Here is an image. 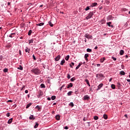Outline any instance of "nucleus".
I'll use <instances>...</instances> for the list:
<instances>
[{
  "label": "nucleus",
  "instance_id": "obj_7",
  "mask_svg": "<svg viewBox=\"0 0 130 130\" xmlns=\"http://www.w3.org/2000/svg\"><path fill=\"white\" fill-rule=\"evenodd\" d=\"M60 59V55H58L57 57L55 58V60L56 61H58Z\"/></svg>",
  "mask_w": 130,
  "mask_h": 130
},
{
  "label": "nucleus",
  "instance_id": "obj_52",
  "mask_svg": "<svg viewBox=\"0 0 130 130\" xmlns=\"http://www.w3.org/2000/svg\"><path fill=\"white\" fill-rule=\"evenodd\" d=\"M47 100H48V101H50V100H51V98H48Z\"/></svg>",
  "mask_w": 130,
  "mask_h": 130
},
{
  "label": "nucleus",
  "instance_id": "obj_47",
  "mask_svg": "<svg viewBox=\"0 0 130 130\" xmlns=\"http://www.w3.org/2000/svg\"><path fill=\"white\" fill-rule=\"evenodd\" d=\"M6 116H7V117H9L10 116V113H8L7 114H6Z\"/></svg>",
  "mask_w": 130,
  "mask_h": 130
},
{
  "label": "nucleus",
  "instance_id": "obj_28",
  "mask_svg": "<svg viewBox=\"0 0 130 130\" xmlns=\"http://www.w3.org/2000/svg\"><path fill=\"white\" fill-rule=\"evenodd\" d=\"M74 103L73 102H71L70 104H69V106H71V107H74Z\"/></svg>",
  "mask_w": 130,
  "mask_h": 130
},
{
  "label": "nucleus",
  "instance_id": "obj_59",
  "mask_svg": "<svg viewBox=\"0 0 130 130\" xmlns=\"http://www.w3.org/2000/svg\"><path fill=\"white\" fill-rule=\"evenodd\" d=\"M70 68H71L72 69H73V66H72V64H70Z\"/></svg>",
  "mask_w": 130,
  "mask_h": 130
},
{
  "label": "nucleus",
  "instance_id": "obj_42",
  "mask_svg": "<svg viewBox=\"0 0 130 130\" xmlns=\"http://www.w3.org/2000/svg\"><path fill=\"white\" fill-rule=\"evenodd\" d=\"M33 43V40H29V44Z\"/></svg>",
  "mask_w": 130,
  "mask_h": 130
},
{
  "label": "nucleus",
  "instance_id": "obj_49",
  "mask_svg": "<svg viewBox=\"0 0 130 130\" xmlns=\"http://www.w3.org/2000/svg\"><path fill=\"white\" fill-rule=\"evenodd\" d=\"M64 129H69V127H68V126H65Z\"/></svg>",
  "mask_w": 130,
  "mask_h": 130
},
{
  "label": "nucleus",
  "instance_id": "obj_39",
  "mask_svg": "<svg viewBox=\"0 0 130 130\" xmlns=\"http://www.w3.org/2000/svg\"><path fill=\"white\" fill-rule=\"evenodd\" d=\"M90 6L89 7V6H87L86 8H85V11H89V10H90Z\"/></svg>",
  "mask_w": 130,
  "mask_h": 130
},
{
  "label": "nucleus",
  "instance_id": "obj_64",
  "mask_svg": "<svg viewBox=\"0 0 130 130\" xmlns=\"http://www.w3.org/2000/svg\"><path fill=\"white\" fill-rule=\"evenodd\" d=\"M127 82H130V79H127Z\"/></svg>",
  "mask_w": 130,
  "mask_h": 130
},
{
  "label": "nucleus",
  "instance_id": "obj_54",
  "mask_svg": "<svg viewBox=\"0 0 130 130\" xmlns=\"http://www.w3.org/2000/svg\"><path fill=\"white\" fill-rule=\"evenodd\" d=\"M71 64H72V66H75V63H74V62H71Z\"/></svg>",
  "mask_w": 130,
  "mask_h": 130
},
{
  "label": "nucleus",
  "instance_id": "obj_62",
  "mask_svg": "<svg viewBox=\"0 0 130 130\" xmlns=\"http://www.w3.org/2000/svg\"><path fill=\"white\" fill-rule=\"evenodd\" d=\"M62 89V87L61 86V87H60V91H61Z\"/></svg>",
  "mask_w": 130,
  "mask_h": 130
},
{
  "label": "nucleus",
  "instance_id": "obj_13",
  "mask_svg": "<svg viewBox=\"0 0 130 130\" xmlns=\"http://www.w3.org/2000/svg\"><path fill=\"white\" fill-rule=\"evenodd\" d=\"M73 87V83H70L67 86L68 89H70V88H72Z\"/></svg>",
  "mask_w": 130,
  "mask_h": 130
},
{
  "label": "nucleus",
  "instance_id": "obj_58",
  "mask_svg": "<svg viewBox=\"0 0 130 130\" xmlns=\"http://www.w3.org/2000/svg\"><path fill=\"white\" fill-rule=\"evenodd\" d=\"M10 5H11V3L8 2V6H10Z\"/></svg>",
  "mask_w": 130,
  "mask_h": 130
},
{
  "label": "nucleus",
  "instance_id": "obj_21",
  "mask_svg": "<svg viewBox=\"0 0 130 130\" xmlns=\"http://www.w3.org/2000/svg\"><path fill=\"white\" fill-rule=\"evenodd\" d=\"M124 53V51H123V50H121L120 51V55H123V54Z\"/></svg>",
  "mask_w": 130,
  "mask_h": 130
},
{
  "label": "nucleus",
  "instance_id": "obj_27",
  "mask_svg": "<svg viewBox=\"0 0 130 130\" xmlns=\"http://www.w3.org/2000/svg\"><path fill=\"white\" fill-rule=\"evenodd\" d=\"M56 98V96H55V95H53L51 96V99L52 100H55Z\"/></svg>",
  "mask_w": 130,
  "mask_h": 130
},
{
  "label": "nucleus",
  "instance_id": "obj_46",
  "mask_svg": "<svg viewBox=\"0 0 130 130\" xmlns=\"http://www.w3.org/2000/svg\"><path fill=\"white\" fill-rule=\"evenodd\" d=\"M112 59L115 61V60H116V58H115L114 57H112Z\"/></svg>",
  "mask_w": 130,
  "mask_h": 130
},
{
  "label": "nucleus",
  "instance_id": "obj_15",
  "mask_svg": "<svg viewBox=\"0 0 130 130\" xmlns=\"http://www.w3.org/2000/svg\"><path fill=\"white\" fill-rule=\"evenodd\" d=\"M85 82H86L87 85H88V86L90 87V82H89V80L88 79H85Z\"/></svg>",
  "mask_w": 130,
  "mask_h": 130
},
{
  "label": "nucleus",
  "instance_id": "obj_6",
  "mask_svg": "<svg viewBox=\"0 0 130 130\" xmlns=\"http://www.w3.org/2000/svg\"><path fill=\"white\" fill-rule=\"evenodd\" d=\"M96 78H104V75L103 74H96Z\"/></svg>",
  "mask_w": 130,
  "mask_h": 130
},
{
  "label": "nucleus",
  "instance_id": "obj_56",
  "mask_svg": "<svg viewBox=\"0 0 130 130\" xmlns=\"http://www.w3.org/2000/svg\"><path fill=\"white\" fill-rule=\"evenodd\" d=\"M124 116H125V117H126V118H127V114L124 115Z\"/></svg>",
  "mask_w": 130,
  "mask_h": 130
},
{
  "label": "nucleus",
  "instance_id": "obj_11",
  "mask_svg": "<svg viewBox=\"0 0 130 130\" xmlns=\"http://www.w3.org/2000/svg\"><path fill=\"white\" fill-rule=\"evenodd\" d=\"M55 118H56V120H59L60 119V116L59 115H57L55 116Z\"/></svg>",
  "mask_w": 130,
  "mask_h": 130
},
{
  "label": "nucleus",
  "instance_id": "obj_50",
  "mask_svg": "<svg viewBox=\"0 0 130 130\" xmlns=\"http://www.w3.org/2000/svg\"><path fill=\"white\" fill-rule=\"evenodd\" d=\"M20 55H22V52L21 51V50H19V52Z\"/></svg>",
  "mask_w": 130,
  "mask_h": 130
},
{
  "label": "nucleus",
  "instance_id": "obj_8",
  "mask_svg": "<svg viewBox=\"0 0 130 130\" xmlns=\"http://www.w3.org/2000/svg\"><path fill=\"white\" fill-rule=\"evenodd\" d=\"M97 5H98L97 3H92V4L90 5V8H93V7H96V6H97Z\"/></svg>",
  "mask_w": 130,
  "mask_h": 130
},
{
  "label": "nucleus",
  "instance_id": "obj_33",
  "mask_svg": "<svg viewBox=\"0 0 130 130\" xmlns=\"http://www.w3.org/2000/svg\"><path fill=\"white\" fill-rule=\"evenodd\" d=\"M33 117H34V116L31 115L29 116V119H33V120L35 119V118H33Z\"/></svg>",
  "mask_w": 130,
  "mask_h": 130
},
{
  "label": "nucleus",
  "instance_id": "obj_20",
  "mask_svg": "<svg viewBox=\"0 0 130 130\" xmlns=\"http://www.w3.org/2000/svg\"><path fill=\"white\" fill-rule=\"evenodd\" d=\"M103 117L104 119H107V118H108V116L105 114L103 115Z\"/></svg>",
  "mask_w": 130,
  "mask_h": 130
},
{
  "label": "nucleus",
  "instance_id": "obj_9",
  "mask_svg": "<svg viewBox=\"0 0 130 130\" xmlns=\"http://www.w3.org/2000/svg\"><path fill=\"white\" fill-rule=\"evenodd\" d=\"M25 51V52H28V53H30V49H29L28 47H26Z\"/></svg>",
  "mask_w": 130,
  "mask_h": 130
},
{
  "label": "nucleus",
  "instance_id": "obj_26",
  "mask_svg": "<svg viewBox=\"0 0 130 130\" xmlns=\"http://www.w3.org/2000/svg\"><path fill=\"white\" fill-rule=\"evenodd\" d=\"M44 25V23L42 22L40 23H38V24H37V26H43Z\"/></svg>",
  "mask_w": 130,
  "mask_h": 130
},
{
  "label": "nucleus",
  "instance_id": "obj_4",
  "mask_svg": "<svg viewBox=\"0 0 130 130\" xmlns=\"http://www.w3.org/2000/svg\"><path fill=\"white\" fill-rule=\"evenodd\" d=\"M84 100H89L90 99V96L88 95H85L83 97Z\"/></svg>",
  "mask_w": 130,
  "mask_h": 130
},
{
  "label": "nucleus",
  "instance_id": "obj_10",
  "mask_svg": "<svg viewBox=\"0 0 130 130\" xmlns=\"http://www.w3.org/2000/svg\"><path fill=\"white\" fill-rule=\"evenodd\" d=\"M15 35H16L15 33H12L9 36V37H11V38H13V37H15Z\"/></svg>",
  "mask_w": 130,
  "mask_h": 130
},
{
  "label": "nucleus",
  "instance_id": "obj_36",
  "mask_svg": "<svg viewBox=\"0 0 130 130\" xmlns=\"http://www.w3.org/2000/svg\"><path fill=\"white\" fill-rule=\"evenodd\" d=\"M32 34V30H29L28 33V36H30V35H31V34Z\"/></svg>",
  "mask_w": 130,
  "mask_h": 130
},
{
  "label": "nucleus",
  "instance_id": "obj_23",
  "mask_svg": "<svg viewBox=\"0 0 130 130\" xmlns=\"http://www.w3.org/2000/svg\"><path fill=\"white\" fill-rule=\"evenodd\" d=\"M72 93H73V91H70L68 92L67 95H68V96H71Z\"/></svg>",
  "mask_w": 130,
  "mask_h": 130
},
{
  "label": "nucleus",
  "instance_id": "obj_37",
  "mask_svg": "<svg viewBox=\"0 0 130 130\" xmlns=\"http://www.w3.org/2000/svg\"><path fill=\"white\" fill-rule=\"evenodd\" d=\"M8 69L7 68H5L4 69L3 71L4 73H8Z\"/></svg>",
  "mask_w": 130,
  "mask_h": 130
},
{
  "label": "nucleus",
  "instance_id": "obj_43",
  "mask_svg": "<svg viewBox=\"0 0 130 130\" xmlns=\"http://www.w3.org/2000/svg\"><path fill=\"white\" fill-rule=\"evenodd\" d=\"M75 80H76V79H75L74 77H73V78H72L71 79V82H74V81H75Z\"/></svg>",
  "mask_w": 130,
  "mask_h": 130
},
{
  "label": "nucleus",
  "instance_id": "obj_17",
  "mask_svg": "<svg viewBox=\"0 0 130 130\" xmlns=\"http://www.w3.org/2000/svg\"><path fill=\"white\" fill-rule=\"evenodd\" d=\"M18 70H20V71H23V67L20 65L18 68H17Z\"/></svg>",
  "mask_w": 130,
  "mask_h": 130
},
{
  "label": "nucleus",
  "instance_id": "obj_34",
  "mask_svg": "<svg viewBox=\"0 0 130 130\" xmlns=\"http://www.w3.org/2000/svg\"><path fill=\"white\" fill-rule=\"evenodd\" d=\"M98 118H99V117H98V116H94L93 117V119H94V120H97L98 119Z\"/></svg>",
  "mask_w": 130,
  "mask_h": 130
},
{
  "label": "nucleus",
  "instance_id": "obj_14",
  "mask_svg": "<svg viewBox=\"0 0 130 130\" xmlns=\"http://www.w3.org/2000/svg\"><path fill=\"white\" fill-rule=\"evenodd\" d=\"M12 122H13V118H10V119L8 120V123L9 124H10V123H11Z\"/></svg>",
  "mask_w": 130,
  "mask_h": 130
},
{
  "label": "nucleus",
  "instance_id": "obj_55",
  "mask_svg": "<svg viewBox=\"0 0 130 130\" xmlns=\"http://www.w3.org/2000/svg\"><path fill=\"white\" fill-rule=\"evenodd\" d=\"M96 67H100V64H96Z\"/></svg>",
  "mask_w": 130,
  "mask_h": 130
},
{
  "label": "nucleus",
  "instance_id": "obj_48",
  "mask_svg": "<svg viewBox=\"0 0 130 130\" xmlns=\"http://www.w3.org/2000/svg\"><path fill=\"white\" fill-rule=\"evenodd\" d=\"M39 96V97H40V96H42V92H40Z\"/></svg>",
  "mask_w": 130,
  "mask_h": 130
},
{
  "label": "nucleus",
  "instance_id": "obj_19",
  "mask_svg": "<svg viewBox=\"0 0 130 130\" xmlns=\"http://www.w3.org/2000/svg\"><path fill=\"white\" fill-rule=\"evenodd\" d=\"M32 105V103H30L29 104H28L26 106V108L28 109V107H29L30 106H31Z\"/></svg>",
  "mask_w": 130,
  "mask_h": 130
},
{
  "label": "nucleus",
  "instance_id": "obj_51",
  "mask_svg": "<svg viewBox=\"0 0 130 130\" xmlns=\"http://www.w3.org/2000/svg\"><path fill=\"white\" fill-rule=\"evenodd\" d=\"M28 90H25V94H28Z\"/></svg>",
  "mask_w": 130,
  "mask_h": 130
},
{
  "label": "nucleus",
  "instance_id": "obj_1",
  "mask_svg": "<svg viewBox=\"0 0 130 130\" xmlns=\"http://www.w3.org/2000/svg\"><path fill=\"white\" fill-rule=\"evenodd\" d=\"M32 72L35 75H39L40 74V70L39 69H34L32 70Z\"/></svg>",
  "mask_w": 130,
  "mask_h": 130
},
{
  "label": "nucleus",
  "instance_id": "obj_63",
  "mask_svg": "<svg viewBox=\"0 0 130 130\" xmlns=\"http://www.w3.org/2000/svg\"><path fill=\"white\" fill-rule=\"evenodd\" d=\"M53 105H56V103H54L53 104Z\"/></svg>",
  "mask_w": 130,
  "mask_h": 130
},
{
  "label": "nucleus",
  "instance_id": "obj_53",
  "mask_svg": "<svg viewBox=\"0 0 130 130\" xmlns=\"http://www.w3.org/2000/svg\"><path fill=\"white\" fill-rule=\"evenodd\" d=\"M8 102H11L12 103V102H13V101H12V100H10L8 101Z\"/></svg>",
  "mask_w": 130,
  "mask_h": 130
},
{
  "label": "nucleus",
  "instance_id": "obj_18",
  "mask_svg": "<svg viewBox=\"0 0 130 130\" xmlns=\"http://www.w3.org/2000/svg\"><path fill=\"white\" fill-rule=\"evenodd\" d=\"M64 62H66V61L64 59H63L61 61L60 64H61V66H63V63H64Z\"/></svg>",
  "mask_w": 130,
  "mask_h": 130
},
{
  "label": "nucleus",
  "instance_id": "obj_3",
  "mask_svg": "<svg viewBox=\"0 0 130 130\" xmlns=\"http://www.w3.org/2000/svg\"><path fill=\"white\" fill-rule=\"evenodd\" d=\"M84 37L85 38H87V39H93V37L91 35L89 34H85L84 35Z\"/></svg>",
  "mask_w": 130,
  "mask_h": 130
},
{
  "label": "nucleus",
  "instance_id": "obj_35",
  "mask_svg": "<svg viewBox=\"0 0 130 130\" xmlns=\"http://www.w3.org/2000/svg\"><path fill=\"white\" fill-rule=\"evenodd\" d=\"M36 108L37 109H38V110L39 111V110H40V109H41V108H40V107L39 106H38V105H37L36 107Z\"/></svg>",
  "mask_w": 130,
  "mask_h": 130
},
{
  "label": "nucleus",
  "instance_id": "obj_22",
  "mask_svg": "<svg viewBox=\"0 0 130 130\" xmlns=\"http://www.w3.org/2000/svg\"><path fill=\"white\" fill-rule=\"evenodd\" d=\"M80 66H82V63H79V64L76 67V70H78L80 68Z\"/></svg>",
  "mask_w": 130,
  "mask_h": 130
},
{
  "label": "nucleus",
  "instance_id": "obj_29",
  "mask_svg": "<svg viewBox=\"0 0 130 130\" xmlns=\"http://www.w3.org/2000/svg\"><path fill=\"white\" fill-rule=\"evenodd\" d=\"M86 51H87V52H92V49H91L90 48H87L86 49Z\"/></svg>",
  "mask_w": 130,
  "mask_h": 130
},
{
  "label": "nucleus",
  "instance_id": "obj_61",
  "mask_svg": "<svg viewBox=\"0 0 130 130\" xmlns=\"http://www.w3.org/2000/svg\"><path fill=\"white\" fill-rule=\"evenodd\" d=\"M125 57H126V58H127V57H128V55H125Z\"/></svg>",
  "mask_w": 130,
  "mask_h": 130
},
{
  "label": "nucleus",
  "instance_id": "obj_25",
  "mask_svg": "<svg viewBox=\"0 0 130 130\" xmlns=\"http://www.w3.org/2000/svg\"><path fill=\"white\" fill-rule=\"evenodd\" d=\"M104 60H105V57H103V58H102L101 59H100V61L101 62H104Z\"/></svg>",
  "mask_w": 130,
  "mask_h": 130
},
{
  "label": "nucleus",
  "instance_id": "obj_60",
  "mask_svg": "<svg viewBox=\"0 0 130 130\" xmlns=\"http://www.w3.org/2000/svg\"><path fill=\"white\" fill-rule=\"evenodd\" d=\"M97 48H98V47H97V46H95V47H94V49H97Z\"/></svg>",
  "mask_w": 130,
  "mask_h": 130
},
{
  "label": "nucleus",
  "instance_id": "obj_2",
  "mask_svg": "<svg viewBox=\"0 0 130 130\" xmlns=\"http://www.w3.org/2000/svg\"><path fill=\"white\" fill-rule=\"evenodd\" d=\"M93 15H94L93 12H90L88 16L86 17V20H89V19H91L93 16Z\"/></svg>",
  "mask_w": 130,
  "mask_h": 130
},
{
  "label": "nucleus",
  "instance_id": "obj_45",
  "mask_svg": "<svg viewBox=\"0 0 130 130\" xmlns=\"http://www.w3.org/2000/svg\"><path fill=\"white\" fill-rule=\"evenodd\" d=\"M67 78H68V79H71V75H70V74H68Z\"/></svg>",
  "mask_w": 130,
  "mask_h": 130
},
{
  "label": "nucleus",
  "instance_id": "obj_30",
  "mask_svg": "<svg viewBox=\"0 0 130 130\" xmlns=\"http://www.w3.org/2000/svg\"><path fill=\"white\" fill-rule=\"evenodd\" d=\"M111 87L112 89H113V90H114V89H115V85H114V84H112L111 85Z\"/></svg>",
  "mask_w": 130,
  "mask_h": 130
},
{
  "label": "nucleus",
  "instance_id": "obj_40",
  "mask_svg": "<svg viewBox=\"0 0 130 130\" xmlns=\"http://www.w3.org/2000/svg\"><path fill=\"white\" fill-rule=\"evenodd\" d=\"M89 56V54H85L84 55V58H87Z\"/></svg>",
  "mask_w": 130,
  "mask_h": 130
},
{
  "label": "nucleus",
  "instance_id": "obj_5",
  "mask_svg": "<svg viewBox=\"0 0 130 130\" xmlns=\"http://www.w3.org/2000/svg\"><path fill=\"white\" fill-rule=\"evenodd\" d=\"M102 87H103V83H101V84L98 86V89H96V90L98 91L99 90H100V89H101Z\"/></svg>",
  "mask_w": 130,
  "mask_h": 130
},
{
  "label": "nucleus",
  "instance_id": "obj_44",
  "mask_svg": "<svg viewBox=\"0 0 130 130\" xmlns=\"http://www.w3.org/2000/svg\"><path fill=\"white\" fill-rule=\"evenodd\" d=\"M105 23V20L104 19L102 20V24H103Z\"/></svg>",
  "mask_w": 130,
  "mask_h": 130
},
{
  "label": "nucleus",
  "instance_id": "obj_31",
  "mask_svg": "<svg viewBox=\"0 0 130 130\" xmlns=\"http://www.w3.org/2000/svg\"><path fill=\"white\" fill-rule=\"evenodd\" d=\"M48 24L49 25L51 26L52 27L53 26V24H52V23H51V21H49L48 22Z\"/></svg>",
  "mask_w": 130,
  "mask_h": 130
},
{
  "label": "nucleus",
  "instance_id": "obj_57",
  "mask_svg": "<svg viewBox=\"0 0 130 130\" xmlns=\"http://www.w3.org/2000/svg\"><path fill=\"white\" fill-rule=\"evenodd\" d=\"M112 81V78H110V79H109V82H111Z\"/></svg>",
  "mask_w": 130,
  "mask_h": 130
},
{
  "label": "nucleus",
  "instance_id": "obj_32",
  "mask_svg": "<svg viewBox=\"0 0 130 130\" xmlns=\"http://www.w3.org/2000/svg\"><path fill=\"white\" fill-rule=\"evenodd\" d=\"M70 58V55H68L66 57H65V59L66 60H69Z\"/></svg>",
  "mask_w": 130,
  "mask_h": 130
},
{
  "label": "nucleus",
  "instance_id": "obj_41",
  "mask_svg": "<svg viewBox=\"0 0 130 130\" xmlns=\"http://www.w3.org/2000/svg\"><path fill=\"white\" fill-rule=\"evenodd\" d=\"M32 58L34 60H36V57H35V55L34 54L32 55Z\"/></svg>",
  "mask_w": 130,
  "mask_h": 130
},
{
  "label": "nucleus",
  "instance_id": "obj_12",
  "mask_svg": "<svg viewBox=\"0 0 130 130\" xmlns=\"http://www.w3.org/2000/svg\"><path fill=\"white\" fill-rule=\"evenodd\" d=\"M107 25H108L109 27H112V28H113V25H111V22H107Z\"/></svg>",
  "mask_w": 130,
  "mask_h": 130
},
{
  "label": "nucleus",
  "instance_id": "obj_16",
  "mask_svg": "<svg viewBox=\"0 0 130 130\" xmlns=\"http://www.w3.org/2000/svg\"><path fill=\"white\" fill-rule=\"evenodd\" d=\"M120 75H121L122 76H124L125 75V72H124V71H120Z\"/></svg>",
  "mask_w": 130,
  "mask_h": 130
},
{
  "label": "nucleus",
  "instance_id": "obj_24",
  "mask_svg": "<svg viewBox=\"0 0 130 130\" xmlns=\"http://www.w3.org/2000/svg\"><path fill=\"white\" fill-rule=\"evenodd\" d=\"M39 125V124H38V123L36 122V124L34 126V128H37V127H38V126Z\"/></svg>",
  "mask_w": 130,
  "mask_h": 130
},
{
  "label": "nucleus",
  "instance_id": "obj_38",
  "mask_svg": "<svg viewBox=\"0 0 130 130\" xmlns=\"http://www.w3.org/2000/svg\"><path fill=\"white\" fill-rule=\"evenodd\" d=\"M40 86L41 88H45V85H44V84H41Z\"/></svg>",
  "mask_w": 130,
  "mask_h": 130
}]
</instances>
